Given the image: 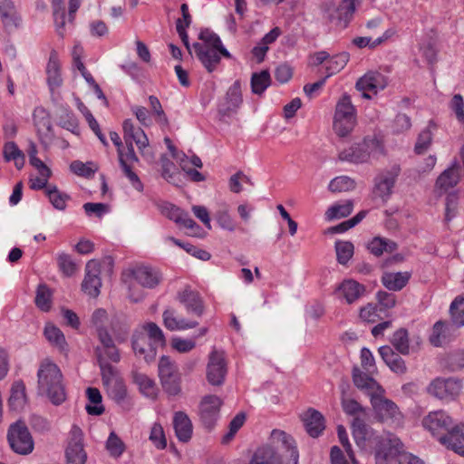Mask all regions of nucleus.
I'll list each match as a JSON object with an SVG mask.
<instances>
[{
  "label": "nucleus",
  "mask_w": 464,
  "mask_h": 464,
  "mask_svg": "<svg viewBox=\"0 0 464 464\" xmlns=\"http://www.w3.org/2000/svg\"><path fill=\"white\" fill-rule=\"evenodd\" d=\"M108 323V314L104 309H97L92 315V324L95 328L98 338L101 337L102 334H109L106 325Z\"/></svg>",
  "instance_id": "54"
},
{
  "label": "nucleus",
  "mask_w": 464,
  "mask_h": 464,
  "mask_svg": "<svg viewBox=\"0 0 464 464\" xmlns=\"http://www.w3.org/2000/svg\"><path fill=\"white\" fill-rule=\"evenodd\" d=\"M354 188V180L347 176H340L333 179L328 186L329 190L332 192L348 191L353 189Z\"/></svg>",
  "instance_id": "56"
},
{
  "label": "nucleus",
  "mask_w": 464,
  "mask_h": 464,
  "mask_svg": "<svg viewBox=\"0 0 464 464\" xmlns=\"http://www.w3.org/2000/svg\"><path fill=\"white\" fill-rule=\"evenodd\" d=\"M401 450V440L395 435L390 434L386 443L374 450L376 464H391Z\"/></svg>",
  "instance_id": "20"
},
{
  "label": "nucleus",
  "mask_w": 464,
  "mask_h": 464,
  "mask_svg": "<svg viewBox=\"0 0 464 464\" xmlns=\"http://www.w3.org/2000/svg\"><path fill=\"white\" fill-rule=\"evenodd\" d=\"M379 353L392 372L397 374L406 373L407 366L405 361L396 353L391 346H381L379 348Z\"/></svg>",
  "instance_id": "26"
},
{
  "label": "nucleus",
  "mask_w": 464,
  "mask_h": 464,
  "mask_svg": "<svg viewBox=\"0 0 464 464\" xmlns=\"http://www.w3.org/2000/svg\"><path fill=\"white\" fill-rule=\"evenodd\" d=\"M353 436L356 445L365 452H372L388 440V436L379 435L372 427L368 426L363 420L357 419L352 423Z\"/></svg>",
  "instance_id": "7"
},
{
  "label": "nucleus",
  "mask_w": 464,
  "mask_h": 464,
  "mask_svg": "<svg viewBox=\"0 0 464 464\" xmlns=\"http://www.w3.org/2000/svg\"><path fill=\"white\" fill-rule=\"evenodd\" d=\"M98 339L100 344L95 348V354L102 372L107 368H115L109 362H119L121 354L110 334H102Z\"/></svg>",
  "instance_id": "13"
},
{
  "label": "nucleus",
  "mask_w": 464,
  "mask_h": 464,
  "mask_svg": "<svg viewBox=\"0 0 464 464\" xmlns=\"http://www.w3.org/2000/svg\"><path fill=\"white\" fill-rule=\"evenodd\" d=\"M149 439L159 450H164L167 447L165 433L160 423H154L152 425Z\"/></svg>",
  "instance_id": "59"
},
{
  "label": "nucleus",
  "mask_w": 464,
  "mask_h": 464,
  "mask_svg": "<svg viewBox=\"0 0 464 464\" xmlns=\"http://www.w3.org/2000/svg\"><path fill=\"white\" fill-rule=\"evenodd\" d=\"M176 300L184 305L188 314H193L200 317L204 313V304L200 295L189 285L178 291Z\"/></svg>",
  "instance_id": "19"
},
{
  "label": "nucleus",
  "mask_w": 464,
  "mask_h": 464,
  "mask_svg": "<svg viewBox=\"0 0 464 464\" xmlns=\"http://www.w3.org/2000/svg\"><path fill=\"white\" fill-rule=\"evenodd\" d=\"M270 83L271 77L267 71L255 72L251 76V90L255 94L261 95Z\"/></svg>",
  "instance_id": "47"
},
{
  "label": "nucleus",
  "mask_w": 464,
  "mask_h": 464,
  "mask_svg": "<svg viewBox=\"0 0 464 464\" xmlns=\"http://www.w3.org/2000/svg\"><path fill=\"white\" fill-rule=\"evenodd\" d=\"M385 77L378 72H370L361 77L356 82V89L362 92V97L371 99L372 94H377L386 87Z\"/></svg>",
  "instance_id": "16"
},
{
  "label": "nucleus",
  "mask_w": 464,
  "mask_h": 464,
  "mask_svg": "<svg viewBox=\"0 0 464 464\" xmlns=\"http://www.w3.org/2000/svg\"><path fill=\"white\" fill-rule=\"evenodd\" d=\"M45 194L48 197L50 202L58 210H64L66 208V202L70 197L61 192L56 186L48 185L45 189Z\"/></svg>",
  "instance_id": "48"
},
{
  "label": "nucleus",
  "mask_w": 464,
  "mask_h": 464,
  "mask_svg": "<svg viewBox=\"0 0 464 464\" xmlns=\"http://www.w3.org/2000/svg\"><path fill=\"white\" fill-rule=\"evenodd\" d=\"M410 277L408 272L386 273L382 276V282L387 289L400 291L407 285Z\"/></svg>",
  "instance_id": "36"
},
{
  "label": "nucleus",
  "mask_w": 464,
  "mask_h": 464,
  "mask_svg": "<svg viewBox=\"0 0 464 464\" xmlns=\"http://www.w3.org/2000/svg\"><path fill=\"white\" fill-rule=\"evenodd\" d=\"M86 396L91 403L94 405H86V411L90 415L99 416L102 415L105 409L102 404V397L101 392L97 388L89 387L86 390Z\"/></svg>",
  "instance_id": "42"
},
{
  "label": "nucleus",
  "mask_w": 464,
  "mask_h": 464,
  "mask_svg": "<svg viewBox=\"0 0 464 464\" xmlns=\"http://www.w3.org/2000/svg\"><path fill=\"white\" fill-rule=\"evenodd\" d=\"M357 122V111L352 102L351 96L343 93L335 105L333 128L339 137L348 136Z\"/></svg>",
  "instance_id": "5"
},
{
  "label": "nucleus",
  "mask_w": 464,
  "mask_h": 464,
  "mask_svg": "<svg viewBox=\"0 0 464 464\" xmlns=\"http://www.w3.org/2000/svg\"><path fill=\"white\" fill-rule=\"evenodd\" d=\"M384 153L382 143L376 137L365 138L362 142L355 143L339 153V160L350 163L367 162L371 158H377Z\"/></svg>",
  "instance_id": "4"
},
{
  "label": "nucleus",
  "mask_w": 464,
  "mask_h": 464,
  "mask_svg": "<svg viewBox=\"0 0 464 464\" xmlns=\"http://www.w3.org/2000/svg\"><path fill=\"white\" fill-rule=\"evenodd\" d=\"M338 290L348 304H353L365 293L364 285L353 279L344 280Z\"/></svg>",
  "instance_id": "33"
},
{
  "label": "nucleus",
  "mask_w": 464,
  "mask_h": 464,
  "mask_svg": "<svg viewBox=\"0 0 464 464\" xmlns=\"http://www.w3.org/2000/svg\"><path fill=\"white\" fill-rule=\"evenodd\" d=\"M162 213L176 224L183 226L184 227L193 229L198 227L197 223L189 217V215L183 211L181 208L171 203H165L162 206Z\"/></svg>",
  "instance_id": "27"
},
{
  "label": "nucleus",
  "mask_w": 464,
  "mask_h": 464,
  "mask_svg": "<svg viewBox=\"0 0 464 464\" xmlns=\"http://www.w3.org/2000/svg\"><path fill=\"white\" fill-rule=\"evenodd\" d=\"M448 366L451 372H457L463 369L464 350H458L450 353L448 357Z\"/></svg>",
  "instance_id": "64"
},
{
  "label": "nucleus",
  "mask_w": 464,
  "mask_h": 464,
  "mask_svg": "<svg viewBox=\"0 0 464 464\" xmlns=\"http://www.w3.org/2000/svg\"><path fill=\"white\" fill-rule=\"evenodd\" d=\"M0 15L5 27H18L21 18L12 0H0Z\"/></svg>",
  "instance_id": "34"
},
{
  "label": "nucleus",
  "mask_w": 464,
  "mask_h": 464,
  "mask_svg": "<svg viewBox=\"0 0 464 464\" xmlns=\"http://www.w3.org/2000/svg\"><path fill=\"white\" fill-rule=\"evenodd\" d=\"M38 392L46 395L54 405L62 404L66 399L63 374L56 363L50 359L41 362L37 372Z\"/></svg>",
  "instance_id": "2"
},
{
  "label": "nucleus",
  "mask_w": 464,
  "mask_h": 464,
  "mask_svg": "<svg viewBox=\"0 0 464 464\" xmlns=\"http://www.w3.org/2000/svg\"><path fill=\"white\" fill-rule=\"evenodd\" d=\"M384 392H377L371 397V403L376 417L382 422L400 424L402 415L398 406L383 396Z\"/></svg>",
  "instance_id": "10"
},
{
  "label": "nucleus",
  "mask_w": 464,
  "mask_h": 464,
  "mask_svg": "<svg viewBox=\"0 0 464 464\" xmlns=\"http://www.w3.org/2000/svg\"><path fill=\"white\" fill-rule=\"evenodd\" d=\"M163 324L169 331H184L198 325L197 321L179 317L174 309H166L162 314Z\"/></svg>",
  "instance_id": "25"
},
{
  "label": "nucleus",
  "mask_w": 464,
  "mask_h": 464,
  "mask_svg": "<svg viewBox=\"0 0 464 464\" xmlns=\"http://www.w3.org/2000/svg\"><path fill=\"white\" fill-rule=\"evenodd\" d=\"M463 384L461 380L456 377H437L427 387V392L446 402L455 401L460 394Z\"/></svg>",
  "instance_id": "9"
},
{
  "label": "nucleus",
  "mask_w": 464,
  "mask_h": 464,
  "mask_svg": "<svg viewBox=\"0 0 464 464\" xmlns=\"http://www.w3.org/2000/svg\"><path fill=\"white\" fill-rule=\"evenodd\" d=\"M133 276L138 284L147 288L156 287L161 281L160 273L150 266H140L133 270Z\"/></svg>",
  "instance_id": "28"
},
{
  "label": "nucleus",
  "mask_w": 464,
  "mask_h": 464,
  "mask_svg": "<svg viewBox=\"0 0 464 464\" xmlns=\"http://www.w3.org/2000/svg\"><path fill=\"white\" fill-rule=\"evenodd\" d=\"M100 272V263L97 260L92 259L87 262L82 289L92 297H97L100 294L102 286Z\"/></svg>",
  "instance_id": "18"
},
{
  "label": "nucleus",
  "mask_w": 464,
  "mask_h": 464,
  "mask_svg": "<svg viewBox=\"0 0 464 464\" xmlns=\"http://www.w3.org/2000/svg\"><path fill=\"white\" fill-rule=\"evenodd\" d=\"M440 444L464 457V423L455 425L447 436L440 439Z\"/></svg>",
  "instance_id": "23"
},
{
  "label": "nucleus",
  "mask_w": 464,
  "mask_h": 464,
  "mask_svg": "<svg viewBox=\"0 0 464 464\" xmlns=\"http://www.w3.org/2000/svg\"><path fill=\"white\" fill-rule=\"evenodd\" d=\"M353 381L357 388L366 391L370 397L377 392H384L383 388L373 378L363 373L357 367L353 370Z\"/></svg>",
  "instance_id": "29"
},
{
  "label": "nucleus",
  "mask_w": 464,
  "mask_h": 464,
  "mask_svg": "<svg viewBox=\"0 0 464 464\" xmlns=\"http://www.w3.org/2000/svg\"><path fill=\"white\" fill-rule=\"evenodd\" d=\"M400 173L401 168L397 165L381 171L374 178L373 196L381 198L382 202L388 201Z\"/></svg>",
  "instance_id": "12"
},
{
  "label": "nucleus",
  "mask_w": 464,
  "mask_h": 464,
  "mask_svg": "<svg viewBox=\"0 0 464 464\" xmlns=\"http://www.w3.org/2000/svg\"><path fill=\"white\" fill-rule=\"evenodd\" d=\"M451 319L458 326L464 325V298L457 297L451 303L450 307Z\"/></svg>",
  "instance_id": "57"
},
{
  "label": "nucleus",
  "mask_w": 464,
  "mask_h": 464,
  "mask_svg": "<svg viewBox=\"0 0 464 464\" xmlns=\"http://www.w3.org/2000/svg\"><path fill=\"white\" fill-rule=\"evenodd\" d=\"M44 336L60 352L67 351V343L63 332L53 324H47L44 327Z\"/></svg>",
  "instance_id": "38"
},
{
  "label": "nucleus",
  "mask_w": 464,
  "mask_h": 464,
  "mask_svg": "<svg viewBox=\"0 0 464 464\" xmlns=\"http://www.w3.org/2000/svg\"><path fill=\"white\" fill-rule=\"evenodd\" d=\"M132 380L138 385L140 392L149 398H154L157 395V387L152 379L138 371L132 372Z\"/></svg>",
  "instance_id": "37"
},
{
  "label": "nucleus",
  "mask_w": 464,
  "mask_h": 464,
  "mask_svg": "<svg viewBox=\"0 0 464 464\" xmlns=\"http://www.w3.org/2000/svg\"><path fill=\"white\" fill-rule=\"evenodd\" d=\"M349 61V54L347 53H341L332 57H329L327 61L325 69L327 72V75L325 78H328L337 72H339L344 66L347 64Z\"/></svg>",
  "instance_id": "49"
},
{
  "label": "nucleus",
  "mask_w": 464,
  "mask_h": 464,
  "mask_svg": "<svg viewBox=\"0 0 464 464\" xmlns=\"http://www.w3.org/2000/svg\"><path fill=\"white\" fill-rule=\"evenodd\" d=\"M51 295L52 293L45 285H39L35 296L36 306L44 312L49 311L52 305Z\"/></svg>",
  "instance_id": "53"
},
{
  "label": "nucleus",
  "mask_w": 464,
  "mask_h": 464,
  "mask_svg": "<svg viewBox=\"0 0 464 464\" xmlns=\"http://www.w3.org/2000/svg\"><path fill=\"white\" fill-rule=\"evenodd\" d=\"M26 401L25 386L23 382H15L11 388L9 405L13 410H20Z\"/></svg>",
  "instance_id": "44"
},
{
  "label": "nucleus",
  "mask_w": 464,
  "mask_h": 464,
  "mask_svg": "<svg viewBox=\"0 0 464 464\" xmlns=\"http://www.w3.org/2000/svg\"><path fill=\"white\" fill-rule=\"evenodd\" d=\"M446 330L447 326L443 322L438 321L435 323V324L433 325L432 334L430 338V343L434 346L439 347L445 343Z\"/></svg>",
  "instance_id": "61"
},
{
  "label": "nucleus",
  "mask_w": 464,
  "mask_h": 464,
  "mask_svg": "<svg viewBox=\"0 0 464 464\" xmlns=\"http://www.w3.org/2000/svg\"><path fill=\"white\" fill-rule=\"evenodd\" d=\"M298 459L294 439L283 430H274L268 444L256 450L249 464H298Z\"/></svg>",
  "instance_id": "1"
},
{
  "label": "nucleus",
  "mask_w": 464,
  "mask_h": 464,
  "mask_svg": "<svg viewBox=\"0 0 464 464\" xmlns=\"http://www.w3.org/2000/svg\"><path fill=\"white\" fill-rule=\"evenodd\" d=\"M246 420V414L244 412L237 413L230 421L228 426V431L223 436L222 443L230 442L235 437L236 433L243 426Z\"/></svg>",
  "instance_id": "58"
},
{
  "label": "nucleus",
  "mask_w": 464,
  "mask_h": 464,
  "mask_svg": "<svg viewBox=\"0 0 464 464\" xmlns=\"http://www.w3.org/2000/svg\"><path fill=\"white\" fill-rule=\"evenodd\" d=\"M47 84L52 92L63 84L61 74V64L56 51L53 50L50 53L49 61L46 65Z\"/></svg>",
  "instance_id": "24"
},
{
  "label": "nucleus",
  "mask_w": 464,
  "mask_h": 464,
  "mask_svg": "<svg viewBox=\"0 0 464 464\" xmlns=\"http://www.w3.org/2000/svg\"><path fill=\"white\" fill-rule=\"evenodd\" d=\"M222 401L216 395H207L202 398L199 404V416L207 428H211L217 421Z\"/></svg>",
  "instance_id": "17"
},
{
  "label": "nucleus",
  "mask_w": 464,
  "mask_h": 464,
  "mask_svg": "<svg viewBox=\"0 0 464 464\" xmlns=\"http://www.w3.org/2000/svg\"><path fill=\"white\" fill-rule=\"evenodd\" d=\"M198 38L201 43H194L192 48L196 56L208 72L217 70L221 56L225 58L231 57L230 53L223 45L220 37L212 31L208 29L202 30Z\"/></svg>",
  "instance_id": "3"
},
{
  "label": "nucleus",
  "mask_w": 464,
  "mask_h": 464,
  "mask_svg": "<svg viewBox=\"0 0 464 464\" xmlns=\"http://www.w3.org/2000/svg\"><path fill=\"white\" fill-rule=\"evenodd\" d=\"M70 169L74 174L84 178L92 176L96 170V169L92 168V162L83 163L80 160L72 161Z\"/></svg>",
  "instance_id": "62"
},
{
  "label": "nucleus",
  "mask_w": 464,
  "mask_h": 464,
  "mask_svg": "<svg viewBox=\"0 0 464 464\" xmlns=\"http://www.w3.org/2000/svg\"><path fill=\"white\" fill-rule=\"evenodd\" d=\"M3 156L7 162L13 160L18 169H21L24 165V154L14 141L5 143Z\"/></svg>",
  "instance_id": "39"
},
{
  "label": "nucleus",
  "mask_w": 464,
  "mask_h": 464,
  "mask_svg": "<svg viewBox=\"0 0 464 464\" xmlns=\"http://www.w3.org/2000/svg\"><path fill=\"white\" fill-rule=\"evenodd\" d=\"M149 102L151 109V113L153 114L156 122L161 128H167L169 126V120L162 109L160 100L156 96L150 95L149 97Z\"/></svg>",
  "instance_id": "52"
},
{
  "label": "nucleus",
  "mask_w": 464,
  "mask_h": 464,
  "mask_svg": "<svg viewBox=\"0 0 464 464\" xmlns=\"http://www.w3.org/2000/svg\"><path fill=\"white\" fill-rule=\"evenodd\" d=\"M7 441L12 450L20 455H28L34 449L33 436L23 420H17L9 426Z\"/></svg>",
  "instance_id": "8"
},
{
  "label": "nucleus",
  "mask_w": 464,
  "mask_h": 464,
  "mask_svg": "<svg viewBox=\"0 0 464 464\" xmlns=\"http://www.w3.org/2000/svg\"><path fill=\"white\" fill-rule=\"evenodd\" d=\"M137 332H143L147 339L157 348L165 344V336L162 330L155 323L144 324Z\"/></svg>",
  "instance_id": "40"
},
{
  "label": "nucleus",
  "mask_w": 464,
  "mask_h": 464,
  "mask_svg": "<svg viewBox=\"0 0 464 464\" xmlns=\"http://www.w3.org/2000/svg\"><path fill=\"white\" fill-rule=\"evenodd\" d=\"M227 374V363L223 352L213 350L207 366L208 382L216 386L221 385Z\"/></svg>",
  "instance_id": "15"
},
{
  "label": "nucleus",
  "mask_w": 464,
  "mask_h": 464,
  "mask_svg": "<svg viewBox=\"0 0 464 464\" xmlns=\"http://www.w3.org/2000/svg\"><path fill=\"white\" fill-rule=\"evenodd\" d=\"M101 376L108 396L124 411H130L133 403L128 398L126 385L117 368H107Z\"/></svg>",
  "instance_id": "6"
},
{
  "label": "nucleus",
  "mask_w": 464,
  "mask_h": 464,
  "mask_svg": "<svg viewBox=\"0 0 464 464\" xmlns=\"http://www.w3.org/2000/svg\"><path fill=\"white\" fill-rule=\"evenodd\" d=\"M111 331L117 342L123 343L127 340L130 333V325L125 319L113 317L110 321Z\"/></svg>",
  "instance_id": "50"
},
{
  "label": "nucleus",
  "mask_w": 464,
  "mask_h": 464,
  "mask_svg": "<svg viewBox=\"0 0 464 464\" xmlns=\"http://www.w3.org/2000/svg\"><path fill=\"white\" fill-rule=\"evenodd\" d=\"M132 349L137 355L150 362L155 359L158 348L147 339L143 332L135 331L132 335Z\"/></svg>",
  "instance_id": "22"
},
{
  "label": "nucleus",
  "mask_w": 464,
  "mask_h": 464,
  "mask_svg": "<svg viewBox=\"0 0 464 464\" xmlns=\"http://www.w3.org/2000/svg\"><path fill=\"white\" fill-rule=\"evenodd\" d=\"M423 427L428 430L432 436L440 442L443 436H447L455 426L452 418L444 411H435L430 412L422 420Z\"/></svg>",
  "instance_id": "11"
},
{
  "label": "nucleus",
  "mask_w": 464,
  "mask_h": 464,
  "mask_svg": "<svg viewBox=\"0 0 464 464\" xmlns=\"http://www.w3.org/2000/svg\"><path fill=\"white\" fill-rule=\"evenodd\" d=\"M243 102L241 85L239 82H235L227 90L226 95V103L224 108V114H230L236 112Z\"/></svg>",
  "instance_id": "35"
},
{
  "label": "nucleus",
  "mask_w": 464,
  "mask_h": 464,
  "mask_svg": "<svg viewBox=\"0 0 464 464\" xmlns=\"http://www.w3.org/2000/svg\"><path fill=\"white\" fill-rule=\"evenodd\" d=\"M342 407L347 415L353 417V421H355L357 419H361L365 421L367 417L366 409L363 408L357 401L353 399H343Z\"/></svg>",
  "instance_id": "45"
},
{
  "label": "nucleus",
  "mask_w": 464,
  "mask_h": 464,
  "mask_svg": "<svg viewBox=\"0 0 464 464\" xmlns=\"http://www.w3.org/2000/svg\"><path fill=\"white\" fill-rule=\"evenodd\" d=\"M57 260L60 269L65 276H71L77 271V265L69 255L60 254Z\"/></svg>",
  "instance_id": "63"
},
{
  "label": "nucleus",
  "mask_w": 464,
  "mask_h": 464,
  "mask_svg": "<svg viewBox=\"0 0 464 464\" xmlns=\"http://www.w3.org/2000/svg\"><path fill=\"white\" fill-rule=\"evenodd\" d=\"M353 208L352 200H345L332 205L325 212V218L328 220L339 219L348 217Z\"/></svg>",
  "instance_id": "41"
},
{
  "label": "nucleus",
  "mask_w": 464,
  "mask_h": 464,
  "mask_svg": "<svg viewBox=\"0 0 464 464\" xmlns=\"http://www.w3.org/2000/svg\"><path fill=\"white\" fill-rule=\"evenodd\" d=\"M307 433L314 438L318 437L325 428L324 416L314 409H309L303 417Z\"/></svg>",
  "instance_id": "30"
},
{
  "label": "nucleus",
  "mask_w": 464,
  "mask_h": 464,
  "mask_svg": "<svg viewBox=\"0 0 464 464\" xmlns=\"http://www.w3.org/2000/svg\"><path fill=\"white\" fill-rule=\"evenodd\" d=\"M459 177L460 169L459 166L455 163L439 176L436 181V187L440 190V192H447L459 183Z\"/></svg>",
  "instance_id": "31"
},
{
  "label": "nucleus",
  "mask_w": 464,
  "mask_h": 464,
  "mask_svg": "<svg viewBox=\"0 0 464 464\" xmlns=\"http://www.w3.org/2000/svg\"><path fill=\"white\" fill-rule=\"evenodd\" d=\"M173 426L177 438L183 442L190 440L192 435V423L186 413L178 411L173 418Z\"/></svg>",
  "instance_id": "32"
},
{
  "label": "nucleus",
  "mask_w": 464,
  "mask_h": 464,
  "mask_svg": "<svg viewBox=\"0 0 464 464\" xmlns=\"http://www.w3.org/2000/svg\"><path fill=\"white\" fill-rule=\"evenodd\" d=\"M353 245L348 241H338L335 243V251L337 256V261L345 265L352 258L353 255Z\"/></svg>",
  "instance_id": "55"
},
{
  "label": "nucleus",
  "mask_w": 464,
  "mask_h": 464,
  "mask_svg": "<svg viewBox=\"0 0 464 464\" xmlns=\"http://www.w3.org/2000/svg\"><path fill=\"white\" fill-rule=\"evenodd\" d=\"M82 431L73 425L70 431V440L66 449V459L68 464H85L87 454L82 444Z\"/></svg>",
  "instance_id": "14"
},
{
  "label": "nucleus",
  "mask_w": 464,
  "mask_h": 464,
  "mask_svg": "<svg viewBox=\"0 0 464 464\" xmlns=\"http://www.w3.org/2000/svg\"><path fill=\"white\" fill-rule=\"evenodd\" d=\"M106 449L111 456L120 457L124 452L125 445L116 433L112 431L108 437Z\"/></svg>",
  "instance_id": "60"
},
{
  "label": "nucleus",
  "mask_w": 464,
  "mask_h": 464,
  "mask_svg": "<svg viewBox=\"0 0 464 464\" xmlns=\"http://www.w3.org/2000/svg\"><path fill=\"white\" fill-rule=\"evenodd\" d=\"M391 343L399 353L402 355L410 353L409 334L405 328H400L394 332L391 338Z\"/></svg>",
  "instance_id": "43"
},
{
  "label": "nucleus",
  "mask_w": 464,
  "mask_h": 464,
  "mask_svg": "<svg viewBox=\"0 0 464 464\" xmlns=\"http://www.w3.org/2000/svg\"><path fill=\"white\" fill-rule=\"evenodd\" d=\"M158 368L160 381L179 375L177 365L168 356L160 357Z\"/></svg>",
  "instance_id": "51"
},
{
  "label": "nucleus",
  "mask_w": 464,
  "mask_h": 464,
  "mask_svg": "<svg viewBox=\"0 0 464 464\" xmlns=\"http://www.w3.org/2000/svg\"><path fill=\"white\" fill-rule=\"evenodd\" d=\"M123 138L126 144L135 142L140 153H144V150L149 146V139L143 130L136 127L130 119L123 121Z\"/></svg>",
  "instance_id": "21"
},
{
  "label": "nucleus",
  "mask_w": 464,
  "mask_h": 464,
  "mask_svg": "<svg viewBox=\"0 0 464 464\" xmlns=\"http://www.w3.org/2000/svg\"><path fill=\"white\" fill-rule=\"evenodd\" d=\"M368 249L374 256H380L383 252L392 253L397 249V245L392 240L375 237L368 244Z\"/></svg>",
  "instance_id": "46"
}]
</instances>
